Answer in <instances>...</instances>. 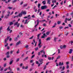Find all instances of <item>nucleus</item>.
Listing matches in <instances>:
<instances>
[{
    "label": "nucleus",
    "mask_w": 73,
    "mask_h": 73,
    "mask_svg": "<svg viewBox=\"0 0 73 73\" xmlns=\"http://www.w3.org/2000/svg\"><path fill=\"white\" fill-rule=\"evenodd\" d=\"M64 69H65V66H63V68H62V69L61 70V71H64Z\"/></svg>",
    "instance_id": "21"
},
{
    "label": "nucleus",
    "mask_w": 73,
    "mask_h": 73,
    "mask_svg": "<svg viewBox=\"0 0 73 73\" xmlns=\"http://www.w3.org/2000/svg\"><path fill=\"white\" fill-rule=\"evenodd\" d=\"M22 15L23 13H22V12H21V13H20L18 15V17H21V16H22Z\"/></svg>",
    "instance_id": "9"
},
{
    "label": "nucleus",
    "mask_w": 73,
    "mask_h": 73,
    "mask_svg": "<svg viewBox=\"0 0 73 73\" xmlns=\"http://www.w3.org/2000/svg\"><path fill=\"white\" fill-rule=\"evenodd\" d=\"M50 0H48L47 1V3L49 4H50Z\"/></svg>",
    "instance_id": "23"
},
{
    "label": "nucleus",
    "mask_w": 73,
    "mask_h": 73,
    "mask_svg": "<svg viewBox=\"0 0 73 73\" xmlns=\"http://www.w3.org/2000/svg\"><path fill=\"white\" fill-rule=\"evenodd\" d=\"M21 12H22V14H24V15H26L27 14V12L26 11H24Z\"/></svg>",
    "instance_id": "17"
},
{
    "label": "nucleus",
    "mask_w": 73,
    "mask_h": 73,
    "mask_svg": "<svg viewBox=\"0 0 73 73\" xmlns=\"http://www.w3.org/2000/svg\"><path fill=\"white\" fill-rule=\"evenodd\" d=\"M13 60H12V61H10L9 63V65H11L12 64V62H13Z\"/></svg>",
    "instance_id": "20"
},
{
    "label": "nucleus",
    "mask_w": 73,
    "mask_h": 73,
    "mask_svg": "<svg viewBox=\"0 0 73 73\" xmlns=\"http://www.w3.org/2000/svg\"><path fill=\"white\" fill-rule=\"evenodd\" d=\"M13 23H12V22H11L10 23V25H13Z\"/></svg>",
    "instance_id": "44"
},
{
    "label": "nucleus",
    "mask_w": 73,
    "mask_h": 73,
    "mask_svg": "<svg viewBox=\"0 0 73 73\" xmlns=\"http://www.w3.org/2000/svg\"><path fill=\"white\" fill-rule=\"evenodd\" d=\"M29 58L28 57V56L26 57V58H25L24 59L23 61H25V60H28V59Z\"/></svg>",
    "instance_id": "15"
},
{
    "label": "nucleus",
    "mask_w": 73,
    "mask_h": 73,
    "mask_svg": "<svg viewBox=\"0 0 73 73\" xmlns=\"http://www.w3.org/2000/svg\"><path fill=\"white\" fill-rule=\"evenodd\" d=\"M46 1H44L42 2V4H43V5H45L46 4Z\"/></svg>",
    "instance_id": "11"
},
{
    "label": "nucleus",
    "mask_w": 73,
    "mask_h": 73,
    "mask_svg": "<svg viewBox=\"0 0 73 73\" xmlns=\"http://www.w3.org/2000/svg\"><path fill=\"white\" fill-rule=\"evenodd\" d=\"M27 6V4H26L24 5L23 7H26V6Z\"/></svg>",
    "instance_id": "61"
},
{
    "label": "nucleus",
    "mask_w": 73,
    "mask_h": 73,
    "mask_svg": "<svg viewBox=\"0 0 73 73\" xmlns=\"http://www.w3.org/2000/svg\"><path fill=\"white\" fill-rule=\"evenodd\" d=\"M41 33H40V34H38L37 35V39L38 40H39V38L40 37V35H41Z\"/></svg>",
    "instance_id": "12"
},
{
    "label": "nucleus",
    "mask_w": 73,
    "mask_h": 73,
    "mask_svg": "<svg viewBox=\"0 0 73 73\" xmlns=\"http://www.w3.org/2000/svg\"><path fill=\"white\" fill-rule=\"evenodd\" d=\"M72 61H73V56H72Z\"/></svg>",
    "instance_id": "64"
},
{
    "label": "nucleus",
    "mask_w": 73,
    "mask_h": 73,
    "mask_svg": "<svg viewBox=\"0 0 73 73\" xmlns=\"http://www.w3.org/2000/svg\"><path fill=\"white\" fill-rule=\"evenodd\" d=\"M3 69H4V68L2 67L0 69V71H2V70H3Z\"/></svg>",
    "instance_id": "41"
},
{
    "label": "nucleus",
    "mask_w": 73,
    "mask_h": 73,
    "mask_svg": "<svg viewBox=\"0 0 73 73\" xmlns=\"http://www.w3.org/2000/svg\"><path fill=\"white\" fill-rule=\"evenodd\" d=\"M47 37V35H46L45 33H44L43 34V35L41 36V38H45V37Z\"/></svg>",
    "instance_id": "4"
},
{
    "label": "nucleus",
    "mask_w": 73,
    "mask_h": 73,
    "mask_svg": "<svg viewBox=\"0 0 73 73\" xmlns=\"http://www.w3.org/2000/svg\"><path fill=\"white\" fill-rule=\"evenodd\" d=\"M7 69H8V68H5L4 69V71H5V72L6 70H7Z\"/></svg>",
    "instance_id": "57"
},
{
    "label": "nucleus",
    "mask_w": 73,
    "mask_h": 73,
    "mask_svg": "<svg viewBox=\"0 0 73 73\" xmlns=\"http://www.w3.org/2000/svg\"><path fill=\"white\" fill-rule=\"evenodd\" d=\"M38 47L36 48H35V50H38Z\"/></svg>",
    "instance_id": "51"
},
{
    "label": "nucleus",
    "mask_w": 73,
    "mask_h": 73,
    "mask_svg": "<svg viewBox=\"0 0 73 73\" xmlns=\"http://www.w3.org/2000/svg\"><path fill=\"white\" fill-rule=\"evenodd\" d=\"M72 50H73L72 49H70V51L69 52V53H70V54H71V53H72Z\"/></svg>",
    "instance_id": "14"
},
{
    "label": "nucleus",
    "mask_w": 73,
    "mask_h": 73,
    "mask_svg": "<svg viewBox=\"0 0 73 73\" xmlns=\"http://www.w3.org/2000/svg\"><path fill=\"white\" fill-rule=\"evenodd\" d=\"M68 28H69V27H64V29H68Z\"/></svg>",
    "instance_id": "42"
},
{
    "label": "nucleus",
    "mask_w": 73,
    "mask_h": 73,
    "mask_svg": "<svg viewBox=\"0 0 73 73\" xmlns=\"http://www.w3.org/2000/svg\"><path fill=\"white\" fill-rule=\"evenodd\" d=\"M43 27H46V24L44 23L43 25Z\"/></svg>",
    "instance_id": "40"
},
{
    "label": "nucleus",
    "mask_w": 73,
    "mask_h": 73,
    "mask_svg": "<svg viewBox=\"0 0 73 73\" xmlns=\"http://www.w3.org/2000/svg\"><path fill=\"white\" fill-rule=\"evenodd\" d=\"M38 61L40 62V63L41 65H42V61H43V59H39L38 60Z\"/></svg>",
    "instance_id": "6"
},
{
    "label": "nucleus",
    "mask_w": 73,
    "mask_h": 73,
    "mask_svg": "<svg viewBox=\"0 0 73 73\" xmlns=\"http://www.w3.org/2000/svg\"><path fill=\"white\" fill-rule=\"evenodd\" d=\"M60 56H58L56 58V59H58V58H60Z\"/></svg>",
    "instance_id": "43"
},
{
    "label": "nucleus",
    "mask_w": 73,
    "mask_h": 73,
    "mask_svg": "<svg viewBox=\"0 0 73 73\" xmlns=\"http://www.w3.org/2000/svg\"><path fill=\"white\" fill-rule=\"evenodd\" d=\"M8 43H7L6 44H5V47H6V46H8Z\"/></svg>",
    "instance_id": "50"
},
{
    "label": "nucleus",
    "mask_w": 73,
    "mask_h": 73,
    "mask_svg": "<svg viewBox=\"0 0 73 73\" xmlns=\"http://www.w3.org/2000/svg\"><path fill=\"white\" fill-rule=\"evenodd\" d=\"M59 29H62L63 28V27L62 26V27H59Z\"/></svg>",
    "instance_id": "32"
},
{
    "label": "nucleus",
    "mask_w": 73,
    "mask_h": 73,
    "mask_svg": "<svg viewBox=\"0 0 73 73\" xmlns=\"http://www.w3.org/2000/svg\"><path fill=\"white\" fill-rule=\"evenodd\" d=\"M8 8H9V9H12V8H13V7H8Z\"/></svg>",
    "instance_id": "33"
},
{
    "label": "nucleus",
    "mask_w": 73,
    "mask_h": 73,
    "mask_svg": "<svg viewBox=\"0 0 73 73\" xmlns=\"http://www.w3.org/2000/svg\"><path fill=\"white\" fill-rule=\"evenodd\" d=\"M9 28H10V27H8L7 29V30L8 31H10L9 33H11L12 32V30H11V29H9Z\"/></svg>",
    "instance_id": "5"
},
{
    "label": "nucleus",
    "mask_w": 73,
    "mask_h": 73,
    "mask_svg": "<svg viewBox=\"0 0 73 73\" xmlns=\"http://www.w3.org/2000/svg\"><path fill=\"white\" fill-rule=\"evenodd\" d=\"M19 58H17V61H16V62H18V61H19Z\"/></svg>",
    "instance_id": "60"
},
{
    "label": "nucleus",
    "mask_w": 73,
    "mask_h": 73,
    "mask_svg": "<svg viewBox=\"0 0 73 73\" xmlns=\"http://www.w3.org/2000/svg\"><path fill=\"white\" fill-rule=\"evenodd\" d=\"M50 40V37H48L46 39V41H48V40L49 41V40Z\"/></svg>",
    "instance_id": "16"
},
{
    "label": "nucleus",
    "mask_w": 73,
    "mask_h": 73,
    "mask_svg": "<svg viewBox=\"0 0 73 73\" xmlns=\"http://www.w3.org/2000/svg\"><path fill=\"white\" fill-rule=\"evenodd\" d=\"M18 17V15H17V16H15L13 18H14V19H15V18H16V17Z\"/></svg>",
    "instance_id": "38"
},
{
    "label": "nucleus",
    "mask_w": 73,
    "mask_h": 73,
    "mask_svg": "<svg viewBox=\"0 0 73 73\" xmlns=\"http://www.w3.org/2000/svg\"><path fill=\"white\" fill-rule=\"evenodd\" d=\"M33 37H34V36H31V37L29 38V39H32L33 38Z\"/></svg>",
    "instance_id": "37"
},
{
    "label": "nucleus",
    "mask_w": 73,
    "mask_h": 73,
    "mask_svg": "<svg viewBox=\"0 0 73 73\" xmlns=\"http://www.w3.org/2000/svg\"><path fill=\"white\" fill-rule=\"evenodd\" d=\"M6 57L7 58H9L10 57V56L9 55H8Z\"/></svg>",
    "instance_id": "53"
},
{
    "label": "nucleus",
    "mask_w": 73,
    "mask_h": 73,
    "mask_svg": "<svg viewBox=\"0 0 73 73\" xmlns=\"http://www.w3.org/2000/svg\"><path fill=\"white\" fill-rule=\"evenodd\" d=\"M17 1V0H14L12 1L13 3H15V2H16Z\"/></svg>",
    "instance_id": "28"
},
{
    "label": "nucleus",
    "mask_w": 73,
    "mask_h": 73,
    "mask_svg": "<svg viewBox=\"0 0 73 73\" xmlns=\"http://www.w3.org/2000/svg\"><path fill=\"white\" fill-rule=\"evenodd\" d=\"M57 6L56 5H55V6H54L52 8V9H54L55 8H56V7H57Z\"/></svg>",
    "instance_id": "30"
},
{
    "label": "nucleus",
    "mask_w": 73,
    "mask_h": 73,
    "mask_svg": "<svg viewBox=\"0 0 73 73\" xmlns=\"http://www.w3.org/2000/svg\"><path fill=\"white\" fill-rule=\"evenodd\" d=\"M56 39H57L56 38V37H54V42H56Z\"/></svg>",
    "instance_id": "26"
},
{
    "label": "nucleus",
    "mask_w": 73,
    "mask_h": 73,
    "mask_svg": "<svg viewBox=\"0 0 73 73\" xmlns=\"http://www.w3.org/2000/svg\"><path fill=\"white\" fill-rule=\"evenodd\" d=\"M35 56V55L34 54L32 56H31V58H33Z\"/></svg>",
    "instance_id": "48"
},
{
    "label": "nucleus",
    "mask_w": 73,
    "mask_h": 73,
    "mask_svg": "<svg viewBox=\"0 0 73 73\" xmlns=\"http://www.w3.org/2000/svg\"><path fill=\"white\" fill-rule=\"evenodd\" d=\"M20 43H21V41H20V40H19V41L18 42L16 43V46H17V45H19Z\"/></svg>",
    "instance_id": "10"
},
{
    "label": "nucleus",
    "mask_w": 73,
    "mask_h": 73,
    "mask_svg": "<svg viewBox=\"0 0 73 73\" xmlns=\"http://www.w3.org/2000/svg\"><path fill=\"white\" fill-rule=\"evenodd\" d=\"M2 29H3V28L1 27H0V32H1V30H2Z\"/></svg>",
    "instance_id": "34"
},
{
    "label": "nucleus",
    "mask_w": 73,
    "mask_h": 73,
    "mask_svg": "<svg viewBox=\"0 0 73 73\" xmlns=\"http://www.w3.org/2000/svg\"><path fill=\"white\" fill-rule=\"evenodd\" d=\"M29 46H28V45H27L25 46V48H28Z\"/></svg>",
    "instance_id": "45"
},
{
    "label": "nucleus",
    "mask_w": 73,
    "mask_h": 73,
    "mask_svg": "<svg viewBox=\"0 0 73 73\" xmlns=\"http://www.w3.org/2000/svg\"><path fill=\"white\" fill-rule=\"evenodd\" d=\"M32 18H35V15H33L32 16Z\"/></svg>",
    "instance_id": "58"
},
{
    "label": "nucleus",
    "mask_w": 73,
    "mask_h": 73,
    "mask_svg": "<svg viewBox=\"0 0 73 73\" xmlns=\"http://www.w3.org/2000/svg\"><path fill=\"white\" fill-rule=\"evenodd\" d=\"M63 48L64 49H65L66 48V45H63Z\"/></svg>",
    "instance_id": "24"
},
{
    "label": "nucleus",
    "mask_w": 73,
    "mask_h": 73,
    "mask_svg": "<svg viewBox=\"0 0 73 73\" xmlns=\"http://www.w3.org/2000/svg\"><path fill=\"white\" fill-rule=\"evenodd\" d=\"M56 25H57V23H55L54 24V25L52 27V28H55Z\"/></svg>",
    "instance_id": "13"
},
{
    "label": "nucleus",
    "mask_w": 73,
    "mask_h": 73,
    "mask_svg": "<svg viewBox=\"0 0 73 73\" xmlns=\"http://www.w3.org/2000/svg\"><path fill=\"white\" fill-rule=\"evenodd\" d=\"M46 67H47L45 65L44 66V68H43V70L45 69H46Z\"/></svg>",
    "instance_id": "36"
},
{
    "label": "nucleus",
    "mask_w": 73,
    "mask_h": 73,
    "mask_svg": "<svg viewBox=\"0 0 73 73\" xmlns=\"http://www.w3.org/2000/svg\"><path fill=\"white\" fill-rule=\"evenodd\" d=\"M73 15V11L72 12V13H71V16H72Z\"/></svg>",
    "instance_id": "63"
},
{
    "label": "nucleus",
    "mask_w": 73,
    "mask_h": 73,
    "mask_svg": "<svg viewBox=\"0 0 73 73\" xmlns=\"http://www.w3.org/2000/svg\"><path fill=\"white\" fill-rule=\"evenodd\" d=\"M41 44V39H40L39 40V43L38 44V46H39V48H40L41 46H42V45H40Z\"/></svg>",
    "instance_id": "1"
},
{
    "label": "nucleus",
    "mask_w": 73,
    "mask_h": 73,
    "mask_svg": "<svg viewBox=\"0 0 73 73\" xmlns=\"http://www.w3.org/2000/svg\"><path fill=\"white\" fill-rule=\"evenodd\" d=\"M28 68V66H26L25 68V69H27Z\"/></svg>",
    "instance_id": "54"
},
{
    "label": "nucleus",
    "mask_w": 73,
    "mask_h": 73,
    "mask_svg": "<svg viewBox=\"0 0 73 73\" xmlns=\"http://www.w3.org/2000/svg\"><path fill=\"white\" fill-rule=\"evenodd\" d=\"M40 6H41V4L38 3V8H40Z\"/></svg>",
    "instance_id": "18"
},
{
    "label": "nucleus",
    "mask_w": 73,
    "mask_h": 73,
    "mask_svg": "<svg viewBox=\"0 0 73 73\" xmlns=\"http://www.w3.org/2000/svg\"><path fill=\"white\" fill-rule=\"evenodd\" d=\"M57 23L58 25L60 24H61V22L60 21H58Z\"/></svg>",
    "instance_id": "46"
},
{
    "label": "nucleus",
    "mask_w": 73,
    "mask_h": 73,
    "mask_svg": "<svg viewBox=\"0 0 73 73\" xmlns=\"http://www.w3.org/2000/svg\"><path fill=\"white\" fill-rule=\"evenodd\" d=\"M7 66V64L5 63L4 65H3V66L4 67H5Z\"/></svg>",
    "instance_id": "47"
},
{
    "label": "nucleus",
    "mask_w": 73,
    "mask_h": 73,
    "mask_svg": "<svg viewBox=\"0 0 73 73\" xmlns=\"http://www.w3.org/2000/svg\"><path fill=\"white\" fill-rule=\"evenodd\" d=\"M13 51H10V54H12V53L13 52Z\"/></svg>",
    "instance_id": "62"
},
{
    "label": "nucleus",
    "mask_w": 73,
    "mask_h": 73,
    "mask_svg": "<svg viewBox=\"0 0 73 73\" xmlns=\"http://www.w3.org/2000/svg\"><path fill=\"white\" fill-rule=\"evenodd\" d=\"M58 54H59V53H60V49H58Z\"/></svg>",
    "instance_id": "31"
},
{
    "label": "nucleus",
    "mask_w": 73,
    "mask_h": 73,
    "mask_svg": "<svg viewBox=\"0 0 73 73\" xmlns=\"http://www.w3.org/2000/svg\"><path fill=\"white\" fill-rule=\"evenodd\" d=\"M67 20V18H66L65 19V20L64 21V22L66 23H67V21H66Z\"/></svg>",
    "instance_id": "29"
},
{
    "label": "nucleus",
    "mask_w": 73,
    "mask_h": 73,
    "mask_svg": "<svg viewBox=\"0 0 73 73\" xmlns=\"http://www.w3.org/2000/svg\"><path fill=\"white\" fill-rule=\"evenodd\" d=\"M60 47L61 49H62L63 48V46H62V45L60 46Z\"/></svg>",
    "instance_id": "27"
},
{
    "label": "nucleus",
    "mask_w": 73,
    "mask_h": 73,
    "mask_svg": "<svg viewBox=\"0 0 73 73\" xmlns=\"http://www.w3.org/2000/svg\"><path fill=\"white\" fill-rule=\"evenodd\" d=\"M36 22H37V24L35 25V28H36V27H37V25H38V24H39V20H38V19L37 21H36Z\"/></svg>",
    "instance_id": "7"
},
{
    "label": "nucleus",
    "mask_w": 73,
    "mask_h": 73,
    "mask_svg": "<svg viewBox=\"0 0 73 73\" xmlns=\"http://www.w3.org/2000/svg\"><path fill=\"white\" fill-rule=\"evenodd\" d=\"M56 0H53L52 1V3H56Z\"/></svg>",
    "instance_id": "22"
},
{
    "label": "nucleus",
    "mask_w": 73,
    "mask_h": 73,
    "mask_svg": "<svg viewBox=\"0 0 73 73\" xmlns=\"http://www.w3.org/2000/svg\"><path fill=\"white\" fill-rule=\"evenodd\" d=\"M69 43H70L71 45H72V44L73 43V41H71V42H69Z\"/></svg>",
    "instance_id": "49"
},
{
    "label": "nucleus",
    "mask_w": 73,
    "mask_h": 73,
    "mask_svg": "<svg viewBox=\"0 0 73 73\" xmlns=\"http://www.w3.org/2000/svg\"><path fill=\"white\" fill-rule=\"evenodd\" d=\"M8 17L7 16V15L5 16V19H8Z\"/></svg>",
    "instance_id": "52"
},
{
    "label": "nucleus",
    "mask_w": 73,
    "mask_h": 73,
    "mask_svg": "<svg viewBox=\"0 0 73 73\" xmlns=\"http://www.w3.org/2000/svg\"><path fill=\"white\" fill-rule=\"evenodd\" d=\"M59 65L60 66H62V65H64V62H60L59 63Z\"/></svg>",
    "instance_id": "8"
},
{
    "label": "nucleus",
    "mask_w": 73,
    "mask_h": 73,
    "mask_svg": "<svg viewBox=\"0 0 73 73\" xmlns=\"http://www.w3.org/2000/svg\"><path fill=\"white\" fill-rule=\"evenodd\" d=\"M10 11H7V13L8 14H9V15L10 14Z\"/></svg>",
    "instance_id": "56"
},
{
    "label": "nucleus",
    "mask_w": 73,
    "mask_h": 73,
    "mask_svg": "<svg viewBox=\"0 0 73 73\" xmlns=\"http://www.w3.org/2000/svg\"><path fill=\"white\" fill-rule=\"evenodd\" d=\"M9 52H8L6 54V55H9Z\"/></svg>",
    "instance_id": "35"
},
{
    "label": "nucleus",
    "mask_w": 73,
    "mask_h": 73,
    "mask_svg": "<svg viewBox=\"0 0 73 73\" xmlns=\"http://www.w3.org/2000/svg\"><path fill=\"white\" fill-rule=\"evenodd\" d=\"M46 34L47 35H49V31L47 32L46 33Z\"/></svg>",
    "instance_id": "25"
},
{
    "label": "nucleus",
    "mask_w": 73,
    "mask_h": 73,
    "mask_svg": "<svg viewBox=\"0 0 73 73\" xmlns=\"http://www.w3.org/2000/svg\"><path fill=\"white\" fill-rule=\"evenodd\" d=\"M41 11V10L40 9H39L38 10V13H39L40 12V11Z\"/></svg>",
    "instance_id": "59"
},
{
    "label": "nucleus",
    "mask_w": 73,
    "mask_h": 73,
    "mask_svg": "<svg viewBox=\"0 0 73 73\" xmlns=\"http://www.w3.org/2000/svg\"><path fill=\"white\" fill-rule=\"evenodd\" d=\"M68 26L69 27H72V25H71L70 24H69Z\"/></svg>",
    "instance_id": "55"
},
{
    "label": "nucleus",
    "mask_w": 73,
    "mask_h": 73,
    "mask_svg": "<svg viewBox=\"0 0 73 73\" xmlns=\"http://www.w3.org/2000/svg\"><path fill=\"white\" fill-rule=\"evenodd\" d=\"M47 8V6L46 5L42 6L41 7V9H45Z\"/></svg>",
    "instance_id": "2"
},
{
    "label": "nucleus",
    "mask_w": 73,
    "mask_h": 73,
    "mask_svg": "<svg viewBox=\"0 0 73 73\" xmlns=\"http://www.w3.org/2000/svg\"><path fill=\"white\" fill-rule=\"evenodd\" d=\"M51 59H52V58L51 57H48V59L49 60H51Z\"/></svg>",
    "instance_id": "39"
},
{
    "label": "nucleus",
    "mask_w": 73,
    "mask_h": 73,
    "mask_svg": "<svg viewBox=\"0 0 73 73\" xmlns=\"http://www.w3.org/2000/svg\"><path fill=\"white\" fill-rule=\"evenodd\" d=\"M8 39L6 38L5 40V43H7V42L8 41Z\"/></svg>",
    "instance_id": "19"
},
{
    "label": "nucleus",
    "mask_w": 73,
    "mask_h": 73,
    "mask_svg": "<svg viewBox=\"0 0 73 73\" xmlns=\"http://www.w3.org/2000/svg\"><path fill=\"white\" fill-rule=\"evenodd\" d=\"M14 25H17V27H19L20 26V23H18V22H17L14 23Z\"/></svg>",
    "instance_id": "3"
}]
</instances>
